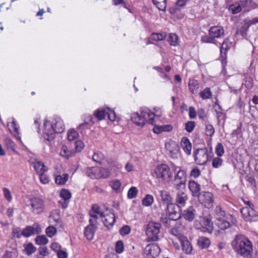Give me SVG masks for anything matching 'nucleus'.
<instances>
[{
  "label": "nucleus",
  "instance_id": "obj_36",
  "mask_svg": "<svg viewBox=\"0 0 258 258\" xmlns=\"http://www.w3.org/2000/svg\"><path fill=\"white\" fill-rule=\"evenodd\" d=\"M74 153H72V152L69 151L68 149V148L66 146H62L61 149V151L60 152V154L65 157L67 159H69L70 157H71L73 154Z\"/></svg>",
  "mask_w": 258,
  "mask_h": 258
},
{
  "label": "nucleus",
  "instance_id": "obj_13",
  "mask_svg": "<svg viewBox=\"0 0 258 258\" xmlns=\"http://www.w3.org/2000/svg\"><path fill=\"white\" fill-rule=\"evenodd\" d=\"M160 249L159 247L155 243L147 245L144 249V253L147 255L155 257L159 254Z\"/></svg>",
  "mask_w": 258,
  "mask_h": 258
},
{
  "label": "nucleus",
  "instance_id": "obj_56",
  "mask_svg": "<svg viewBox=\"0 0 258 258\" xmlns=\"http://www.w3.org/2000/svg\"><path fill=\"white\" fill-rule=\"evenodd\" d=\"M75 147L77 152H80L84 147L83 143L80 140L77 141L75 143Z\"/></svg>",
  "mask_w": 258,
  "mask_h": 258
},
{
  "label": "nucleus",
  "instance_id": "obj_15",
  "mask_svg": "<svg viewBox=\"0 0 258 258\" xmlns=\"http://www.w3.org/2000/svg\"><path fill=\"white\" fill-rule=\"evenodd\" d=\"M100 225L103 223L104 226H113L115 222V217L113 213H110L104 216L102 215L100 220H98Z\"/></svg>",
  "mask_w": 258,
  "mask_h": 258
},
{
  "label": "nucleus",
  "instance_id": "obj_6",
  "mask_svg": "<svg viewBox=\"0 0 258 258\" xmlns=\"http://www.w3.org/2000/svg\"><path fill=\"white\" fill-rule=\"evenodd\" d=\"M215 212L217 216V221L219 222L216 223V225L217 226H220V225L232 226V224H235L234 221H235L236 220L234 219L233 220L232 217H230L232 223L224 218L225 212L222 210V208L220 206H218L216 207Z\"/></svg>",
  "mask_w": 258,
  "mask_h": 258
},
{
  "label": "nucleus",
  "instance_id": "obj_44",
  "mask_svg": "<svg viewBox=\"0 0 258 258\" xmlns=\"http://www.w3.org/2000/svg\"><path fill=\"white\" fill-rule=\"evenodd\" d=\"M211 220L212 217L211 215H209L203 217L201 219V221L205 226H210V224L213 225Z\"/></svg>",
  "mask_w": 258,
  "mask_h": 258
},
{
  "label": "nucleus",
  "instance_id": "obj_54",
  "mask_svg": "<svg viewBox=\"0 0 258 258\" xmlns=\"http://www.w3.org/2000/svg\"><path fill=\"white\" fill-rule=\"evenodd\" d=\"M222 162L223 161L220 158H215L213 159L212 161V166L214 168H218L222 165Z\"/></svg>",
  "mask_w": 258,
  "mask_h": 258
},
{
  "label": "nucleus",
  "instance_id": "obj_22",
  "mask_svg": "<svg viewBox=\"0 0 258 258\" xmlns=\"http://www.w3.org/2000/svg\"><path fill=\"white\" fill-rule=\"evenodd\" d=\"M182 227H173L170 230V233L180 240L185 237L182 231Z\"/></svg>",
  "mask_w": 258,
  "mask_h": 258
},
{
  "label": "nucleus",
  "instance_id": "obj_23",
  "mask_svg": "<svg viewBox=\"0 0 258 258\" xmlns=\"http://www.w3.org/2000/svg\"><path fill=\"white\" fill-rule=\"evenodd\" d=\"M96 227H86L84 229V235L88 240L93 239Z\"/></svg>",
  "mask_w": 258,
  "mask_h": 258
},
{
  "label": "nucleus",
  "instance_id": "obj_51",
  "mask_svg": "<svg viewBox=\"0 0 258 258\" xmlns=\"http://www.w3.org/2000/svg\"><path fill=\"white\" fill-rule=\"evenodd\" d=\"M168 39V41L171 45L175 46L177 44L178 37L176 34H170Z\"/></svg>",
  "mask_w": 258,
  "mask_h": 258
},
{
  "label": "nucleus",
  "instance_id": "obj_25",
  "mask_svg": "<svg viewBox=\"0 0 258 258\" xmlns=\"http://www.w3.org/2000/svg\"><path fill=\"white\" fill-rule=\"evenodd\" d=\"M187 200V197L186 195L184 192L177 193L176 196V202L178 204L181 206H184L186 201Z\"/></svg>",
  "mask_w": 258,
  "mask_h": 258
},
{
  "label": "nucleus",
  "instance_id": "obj_53",
  "mask_svg": "<svg viewBox=\"0 0 258 258\" xmlns=\"http://www.w3.org/2000/svg\"><path fill=\"white\" fill-rule=\"evenodd\" d=\"M251 207H244V208H242L240 210L241 214L245 220H246V219H247V217L248 216V214L249 215L250 209H251Z\"/></svg>",
  "mask_w": 258,
  "mask_h": 258
},
{
  "label": "nucleus",
  "instance_id": "obj_35",
  "mask_svg": "<svg viewBox=\"0 0 258 258\" xmlns=\"http://www.w3.org/2000/svg\"><path fill=\"white\" fill-rule=\"evenodd\" d=\"M246 221L249 222L258 221V214H257L256 212L252 207L251 209H250L249 215L248 214V216Z\"/></svg>",
  "mask_w": 258,
  "mask_h": 258
},
{
  "label": "nucleus",
  "instance_id": "obj_24",
  "mask_svg": "<svg viewBox=\"0 0 258 258\" xmlns=\"http://www.w3.org/2000/svg\"><path fill=\"white\" fill-rule=\"evenodd\" d=\"M34 168L38 174L44 173L47 171V168L45 166L44 164L41 161H37L34 163Z\"/></svg>",
  "mask_w": 258,
  "mask_h": 258
},
{
  "label": "nucleus",
  "instance_id": "obj_38",
  "mask_svg": "<svg viewBox=\"0 0 258 258\" xmlns=\"http://www.w3.org/2000/svg\"><path fill=\"white\" fill-rule=\"evenodd\" d=\"M212 96V93L209 88H206L200 93V96L203 99L210 98Z\"/></svg>",
  "mask_w": 258,
  "mask_h": 258
},
{
  "label": "nucleus",
  "instance_id": "obj_3",
  "mask_svg": "<svg viewBox=\"0 0 258 258\" xmlns=\"http://www.w3.org/2000/svg\"><path fill=\"white\" fill-rule=\"evenodd\" d=\"M86 174L91 178L98 179L107 178L109 175L108 171L105 168L98 169L96 167H88L85 170Z\"/></svg>",
  "mask_w": 258,
  "mask_h": 258
},
{
  "label": "nucleus",
  "instance_id": "obj_18",
  "mask_svg": "<svg viewBox=\"0 0 258 258\" xmlns=\"http://www.w3.org/2000/svg\"><path fill=\"white\" fill-rule=\"evenodd\" d=\"M223 28L217 26L212 27L209 30V35L213 38L220 37L224 34Z\"/></svg>",
  "mask_w": 258,
  "mask_h": 258
},
{
  "label": "nucleus",
  "instance_id": "obj_12",
  "mask_svg": "<svg viewBox=\"0 0 258 258\" xmlns=\"http://www.w3.org/2000/svg\"><path fill=\"white\" fill-rule=\"evenodd\" d=\"M159 232V227H147L146 235L148 240L152 241L158 240Z\"/></svg>",
  "mask_w": 258,
  "mask_h": 258
},
{
  "label": "nucleus",
  "instance_id": "obj_59",
  "mask_svg": "<svg viewBox=\"0 0 258 258\" xmlns=\"http://www.w3.org/2000/svg\"><path fill=\"white\" fill-rule=\"evenodd\" d=\"M228 49V45L226 43L223 42L220 48L221 55L222 57L226 56V52Z\"/></svg>",
  "mask_w": 258,
  "mask_h": 258
},
{
  "label": "nucleus",
  "instance_id": "obj_26",
  "mask_svg": "<svg viewBox=\"0 0 258 258\" xmlns=\"http://www.w3.org/2000/svg\"><path fill=\"white\" fill-rule=\"evenodd\" d=\"M198 244L202 248H206L210 244V240L205 237H200L198 241Z\"/></svg>",
  "mask_w": 258,
  "mask_h": 258
},
{
  "label": "nucleus",
  "instance_id": "obj_21",
  "mask_svg": "<svg viewBox=\"0 0 258 258\" xmlns=\"http://www.w3.org/2000/svg\"><path fill=\"white\" fill-rule=\"evenodd\" d=\"M179 241L182 245V250L186 253H190L192 249V246L187 238L185 236Z\"/></svg>",
  "mask_w": 258,
  "mask_h": 258
},
{
  "label": "nucleus",
  "instance_id": "obj_31",
  "mask_svg": "<svg viewBox=\"0 0 258 258\" xmlns=\"http://www.w3.org/2000/svg\"><path fill=\"white\" fill-rule=\"evenodd\" d=\"M35 241L36 243L39 245H45L48 242V239L44 235L37 236Z\"/></svg>",
  "mask_w": 258,
  "mask_h": 258
},
{
  "label": "nucleus",
  "instance_id": "obj_57",
  "mask_svg": "<svg viewBox=\"0 0 258 258\" xmlns=\"http://www.w3.org/2000/svg\"><path fill=\"white\" fill-rule=\"evenodd\" d=\"M198 229L203 233H208L209 234H211L214 230L213 227H199Z\"/></svg>",
  "mask_w": 258,
  "mask_h": 258
},
{
  "label": "nucleus",
  "instance_id": "obj_45",
  "mask_svg": "<svg viewBox=\"0 0 258 258\" xmlns=\"http://www.w3.org/2000/svg\"><path fill=\"white\" fill-rule=\"evenodd\" d=\"M45 232L48 236L52 237L56 233V230L55 227H47Z\"/></svg>",
  "mask_w": 258,
  "mask_h": 258
},
{
  "label": "nucleus",
  "instance_id": "obj_61",
  "mask_svg": "<svg viewBox=\"0 0 258 258\" xmlns=\"http://www.w3.org/2000/svg\"><path fill=\"white\" fill-rule=\"evenodd\" d=\"M109 112H107L108 118L111 121H114L116 118V114L114 110L110 109L109 107L107 108Z\"/></svg>",
  "mask_w": 258,
  "mask_h": 258
},
{
  "label": "nucleus",
  "instance_id": "obj_19",
  "mask_svg": "<svg viewBox=\"0 0 258 258\" xmlns=\"http://www.w3.org/2000/svg\"><path fill=\"white\" fill-rule=\"evenodd\" d=\"M60 220L59 211L58 210H54L52 211L49 216V222L50 226H52V224H59Z\"/></svg>",
  "mask_w": 258,
  "mask_h": 258
},
{
  "label": "nucleus",
  "instance_id": "obj_5",
  "mask_svg": "<svg viewBox=\"0 0 258 258\" xmlns=\"http://www.w3.org/2000/svg\"><path fill=\"white\" fill-rule=\"evenodd\" d=\"M166 212L170 220L175 221L180 217V207L175 203H169L166 205Z\"/></svg>",
  "mask_w": 258,
  "mask_h": 258
},
{
  "label": "nucleus",
  "instance_id": "obj_47",
  "mask_svg": "<svg viewBox=\"0 0 258 258\" xmlns=\"http://www.w3.org/2000/svg\"><path fill=\"white\" fill-rule=\"evenodd\" d=\"M123 244L122 241L119 240L115 244V251L118 253H121L123 250Z\"/></svg>",
  "mask_w": 258,
  "mask_h": 258
},
{
  "label": "nucleus",
  "instance_id": "obj_11",
  "mask_svg": "<svg viewBox=\"0 0 258 258\" xmlns=\"http://www.w3.org/2000/svg\"><path fill=\"white\" fill-rule=\"evenodd\" d=\"M213 196L209 192H202L199 196V201L204 205L207 208H210L213 206L214 200L212 198Z\"/></svg>",
  "mask_w": 258,
  "mask_h": 258
},
{
  "label": "nucleus",
  "instance_id": "obj_8",
  "mask_svg": "<svg viewBox=\"0 0 258 258\" xmlns=\"http://www.w3.org/2000/svg\"><path fill=\"white\" fill-rule=\"evenodd\" d=\"M186 175L183 170H179L176 174L174 180V185L177 190L185 188Z\"/></svg>",
  "mask_w": 258,
  "mask_h": 258
},
{
  "label": "nucleus",
  "instance_id": "obj_14",
  "mask_svg": "<svg viewBox=\"0 0 258 258\" xmlns=\"http://www.w3.org/2000/svg\"><path fill=\"white\" fill-rule=\"evenodd\" d=\"M41 231L40 227H26L20 234H18L17 237L20 238L21 235L28 237L32 235L36 234Z\"/></svg>",
  "mask_w": 258,
  "mask_h": 258
},
{
  "label": "nucleus",
  "instance_id": "obj_42",
  "mask_svg": "<svg viewBox=\"0 0 258 258\" xmlns=\"http://www.w3.org/2000/svg\"><path fill=\"white\" fill-rule=\"evenodd\" d=\"M94 115L98 120H101L105 118L106 113L103 110H97L94 112Z\"/></svg>",
  "mask_w": 258,
  "mask_h": 258
},
{
  "label": "nucleus",
  "instance_id": "obj_32",
  "mask_svg": "<svg viewBox=\"0 0 258 258\" xmlns=\"http://www.w3.org/2000/svg\"><path fill=\"white\" fill-rule=\"evenodd\" d=\"M153 4L160 10L164 11L166 7V0H152Z\"/></svg>",
  "mask_w": 258,
  "mask_h": 258
},
{
  "label": "nucleus",
  "instance_id": "obj_49",
  "mask_svg": "<svg viewBox=\"0 0 258 258\" xmlns=\"http://www.w3.org/2000/svg\"><path fill=\"white\" fill-rule=\"evenodd\" d=\"M215 133V130L211 124H207L206 126V134L207 136L212 137Z\"/></svg>",
  "mask_w": 258,
  "mask_h": 258
},
{
  "label": "nucleus",
  "instance_id": "obj_43",
  "mask_svg": "<svg viewBox=\"0 0 258 258\" xmlns=\"http://www.w3.org/2000/svg\"><path fill=\"white\" fill-rule=\"evenodd\" d=\"M195 127V122L193 121H187L185 125V130L188 133L192 132Z\"/></svg>",
  "mask_w": 258,
  "mask_h": 258
},
{
  "label": "nucleus",
  "instance_id": "obj_39",
  "mask_svg": "<svg viewBox=\"0 0 258 258\" xmlns=\"http://www.w3.org/2000/svg\"><path fill=\"white\" fill-rule=\"evenodd\" d=\"M60 197L64 201L69 200L71 197V192L66 189H62L59 194Z\"/></svg>",
  "mask_w": 258,
  "mask_h": 258
},
{
  "label": "nucleus",
  "instance_id": "obj_52",
  "mask_svg": "<svg viewBox=\"0 0 258 258\" xmlns=\"http://www.w3.org/2000/svg\"><path fill=\"white\" fill-rule=\"evenodd\" d=\"M224 152L223 146L221 143H218L216 147V153L218 156H221Z\"/></svg>",
  "mask_w": 258,
  "mask_h": 258
},
{
  "label": "nucleus",
  "instance_id": "obj_41",
  "mask_svg": "<svg viewBox=\"0 0 258 258\" xmlns=\"http://www.w3.org/2000/svg\"><path fill=\"white\" fill-rule=\"evenodd\" d=\"M78 136V133L74 130H70L68 133V139L70 141L76 140Z\"/></svg>",
  "mask_w": 258,
  "mask_h": 258
},
{
  "label": "nucleus",
  "instance_id": "obj_58",
  "mask_svg": "<svg viewBox=\"0 0 258 258\" xmlns=\"http://www.w3.org/2000/svg\"><path fill=\"white\" fill-rule=\"evenodd\" d=\"M130 227H122L119 230V233L122 236H124L128 234L131 232Z\"/></svg>",
  "mask_w": 258,
  "mask_h": 258
},
{
  "label": "nucleus",
  "instance_id": "obj_20",
  "mask_svg": "<svg viewBox=\"0 0 258 258\" xmlns=\"http://www.w3.org/2000/svg\"><path fill=\"white\" fill-rule=\"evenodd\" d=\"M181 146L187 154L191 153V144L189 140L186 137H183L181 141Z\"/></svg>",
  "mask_w": 258,
  "mask_h": 258
},
{
  "label": "nucleus",
  "instance_id": "obj_16",
  "mask_svg": "<svg viewBox=\"0 0 258 258\" xmlns=\"http://www.w3.org/2000/svg\"><path fill=\"white\" fill-rule=\"evenodd\" d=\"M188 187L192 193V195L195 197H199L201 193H200V185L196 181L191 180L188 182Z\"/></svg>",
  "mask_w": 258,
  "mask_h": 258
},
{
  "label": "nucleus",
  "instance_id": "obj_28",
  "mask_svg": "<svg viewBox=\"0 0 258 258\" xmlns=\"http://www.w3.org/2000/svg\"><path fill=\"white\" fill-rule=\"evenodd\" d=\"M160 196L161 197L162 201L166 203V205L168 204L172 203V197L170 196L168 192L165 190H162L160 191Z\"/></svg>",
  "mask_w": 258,
  "mask_h": 258
},
{
  "label": "nucleus",
  "instance_id": "obj_63",
  "mask_svg": "<svg viewBox=\"0 0 258 258\" xmlns=\"http://www.w3.org/2000/svg\"><path fill=\"white\" fill-rule=\"evenodd\" d=\"M200 169L198 168H195L191 170L190 175L195 178H197L200 175Z\"/></svg>",
  "mask_w": 258,
  "mask_h": 258
},
{
  "label": "nucleus",
  "instance_id": "obj_46",
  "mask_svg": "<svg viewBox=\"0 0 258 258\" xmlns=\"http://www.w3.org/2000/svg\"><path fill=\"white\" fill-rule=\"evenodd\" d=\"M5 142L8 149H10L13 151L15 150V144L11 139L6 138Z\"/></svg>",
  "mask_w": 258,
  "mask_h": 258
},
{
  "label": "nucleus",
  "instance_id": "obj_64",
  "mask_svg": "<svg viewBox=\"0 0 258 258\" xmlns=\"http://www.w3.org/2000/svg\"><path fill=\"white\" fill-rule=\"evenodd\" d=\"M57 256L58 258H68V253L66 251L59 250L57 252Z\"/></svg>",
  "mask_w": 258,
  "mask_h": 258
},
{
  "label": "nucleus",
  "instance_id": "obj_50",
  "mask_svg": "<svg viewBox=\"0 0 258 258\" xmlns=\"http://www.w3.org/2000/svg\"><path fill=\"white\" fill-rule=\"evenodd\" d=\"M165 35L160 33H153L152 34V39L155 41L162 40L165 39Z\"/></svg>",
  "mask_w": 258,
  "mask_h": 258
},
{
  "label": "nucleus",
  "instance_id": "obj_1",
  "mask_svg": "<svg viewBox=\"0 0 258 258\" xmlns=\"http://www.w3.org/2000/svg\"><path fill=\"white\" fill-rule=\"evenodd\" d=\"M231 245L234 251L243 257H249L253 251L251 242L243 235L236 236Z\"/></svg>",
  "mask_w": 258,
  "mask_h": 258
},
{
  "label": "nucleus",
  "instance_id": "obj_33",
  "mask_svg": "<svg viewBox=\"0 0 258 258\" xmlns=\"http://www.w3.org/2000/svg\"><path fill=\"white\" fill-rule=\"evenodd\" d=\"M195 210L192 208L185 210L183 215V217L189 221H192L194 219L195 216V214L193 212Z\"/></svg>",
  "mask_w": 258,
  "mask_h": 258
},
{
  "label": "nucleus",
  "instance_id": "obj_40",
  "mask_svg": "<svg viewBox=\"0 0 258 258\" xmlns=\"http://www.w3.org/2000/svg\"><path fill=\"white\" fill-rule=\"evenodd\" d=\"M138 190L136 187H131L128 191L127 197L129 199H133L136 197Z\"/></svg>",
  "mask_w": 258,
  "mask_h": 258
},
{
  "label": "nucleus",
  "instance_id": "obj_62",
  "mask_svg": "<svg viewBox=\"0 0 258 258\" xmlns=\"http://www.w3.org/2000/svg\"><path fill=\"white\" fill-rule=\"evenodd\" d=\"M40 181L46 184L49 182V178L47 175L44 174V173H41L39 174Z\"/></svg>",
  "mask_w": 258,
  "mask_h": 258
},
{
  "label": "nucleus",
  "instance_id": "obj_60",
  "mask_svg": "<svg viewBox=\"0 0 258 258\" xmlns=\"http://www.w3.org/2000/svg\"><path fill=\"white\" fill-rule=\"evenodd\" d=\"M110 185L113 189L117 191L119 189L121 183L119 180H113L110 183Z\"/></svg>",
  "mask_w": 258,
  "mask_h": 258
},
{
  "label": "nucleus",
  "instance_id": "obj_27",
  "mask_svg": "<svg viewBox=\"0 0 258 258\" xmlns=\"http://www.w3.org/2000/svg\"><path fill=\"white\" fill-rule=\"evenodd\" d=\"M189 89L192 94L197 92L199 88V84L198 81L195 80H190L188 83Z\"/></svg>",
  "mask_w": 258,
  "mask_h": 258
},
{
  "label": "nucleus",
  "instance_id": "obj_4",
  "mask_svg": "<svg viewBox=\"0 0 258 258\" xmlns=\"http://www.w3.org/2000/svg\"><path fill=\"white\" fill-rule=\"evenodd\" d=\"M102 214L103 213L100 211V207L97 205H93L89 212V215L91 217L89 220V226L100 225V223L98 220H100V217L102 216Z\"/></svg>",
  "mask_w": 258,
  "mask_h": 258
},
{
  "label": "nucleus",
  "instance_id": "obj_37",
  "mask_svg": "<svg viewBox=\"0 0 258 258\" xmlns=\"http://www.w3.org/2000/svg\"><path fill=\"white\" fill-rule=\"evenodd\" d=\"M154 201L153 197L150 195H147L142 200V204L145 206H150Z\"/></svg>",
  "mask_w": 258,
  "mask_h": 258
},
{
  "label": "nucleus",
  "instance_id": "obj_9",
  "mask_svg": "<svg viewBox=\"0 0 258 258\" xmlns=\"http://www.w3.org/2000/svg\"><path fill=\"white\" fill-rule=\"evenodd\" d=\"M43 138L48 141L53 140L55 137V131L54 126L49 121H46L44 124Z\"/></svg>",
  "mask_w": 258,
  "mask_h": 258
},
{
  "label": "nucleus",
  "instance_id": "obj_29",
  "mask_svg": "<svg viewBox=\"0 0 258 258\" xmlns=\"http://www.w3.org/2000/svg\"><path fill=\"white\" fill-rule=\"evenodd\" d=\"M69 178V175L67 173L63 174L62 175H57L55 177V182L57 184H64Z\"/></svg>",
  "mask_w": 258,
  "mask_h": 258
},
{
  "label": "nucleus",
  "instance_id": "obj_48",
  "mask_svg": "<svg viewBox=\"0 0 258 258\" xmlns=\"http://www.w3.org/2000/svg\"><path fill=\"white\" fill-rule=\"evenodd\" d=\"M103 155L101 153H94L92 156V159L94 161L101 164V160L103 158Z\"/></svg>",
  "mask_w": 258,
  "mask_h": 258
},
{
  "label": "nucleus",
  "instance_id": "obj_17",
  "mask_svg": "<svg viewBox=\"0 0 258 258\" xmlns=\"http://www.w3.org/2000/svg\"><path fill=\"white\" fill-rule=\"evenodd\" d=\"M132 121L138 126H143L145 124V117L140 115L138 112L133 113L131 115Z\"/></svg>",
  "mask_w": 258,
  "mask_h": 258
},
{
  "label": "nucleus",
  "instance_id": "obj_34",
  "mask_svg": "<svg viewBox=\"0 0 258 258\" xmlns=\"http://www.w3.org/2000/svg\"><path fill=\"white\" fill-rule=\"evenodd\" d=\"M25 251L26 254L30 255L34 253L36 251V248L34 246L32 243H29L24 245Z\"/></svg>",
  "mask_w": 258,
  "mask_h": 258
},
{
  "label": "nucleus",
  "instance_id": "obj_55",
  "mask_svg": "<svg viewBox=\"0 0 258 258\" xmlns=\"http://www.w3.org/2000/svg\"><path fill=\"white\" fill-rule=\"evenodd\" d=\"M230 9L232 11L233 14H237L241 11V7L239 5H231Z\"/></svg>",
  "mask_w": 258,
  "mask_h": 258
},
{
  "label": "nucleus",
  "instance_id": "obj_2",
  "mask_svg": "<svg viewBox=\"0 0 258 258\" xmlns=\"http://www.w3.org/2000/svg\"><path fill=\"white\" fill-rule=\"evenodd\" d=\"M154 174L158 179L169 182L170 181L172 174L169 166L165 164L158 165L154 170Z\"/></svg>",
  "mask_w": 258,
  "mask_h": 258
},
{
  "label": "nucleus",
  "instance_id": "obj_10",
  "mask_svg": "<svg viewBox=\"0 0 258 258\" xmlns=\"http://www.w3.org/2000/svg\"><path fill=\"white\" fill-rule=\"evenodd\" d=\"M195 158L196 162L199 165H205L208 160V155L206 149H197L195 152Z\"/></svg>",
  "mask_w": 258,
  "mask_h": 258
},
{
  "label": "nucleus",
  "instance_id": "obj_30",
  "mask_svg": "<svg viewBox=\"0 0 258 258\" xmlns=\"http://www.w3.org/2000/svg\"><path fill=\"white\" fill-rule=\"evenodd\" d=\"M54 128L57 134L62 133L64 130V125L62 120L59 119L58 120L56 121Z\"/></svg>",
  "mask_w": 258,
  "mask_h": 258
},
{
  "label": "nucleus",
  "instance_id": "obj_7",
  "mask_svg": "<svg viewBox=\"0 0 258 258\" xmlns=\"http://www.w3.org/2000/svg\"><path fill=\"white\" fill-rule=\"evenodd\" d=\"M29 203L34 213L39 214L43 211L44 205L42 200L35 197L30 199Z\"/></svg>",
  "mask_w": 258,
  "mask_h": 258
}]
</instances>
